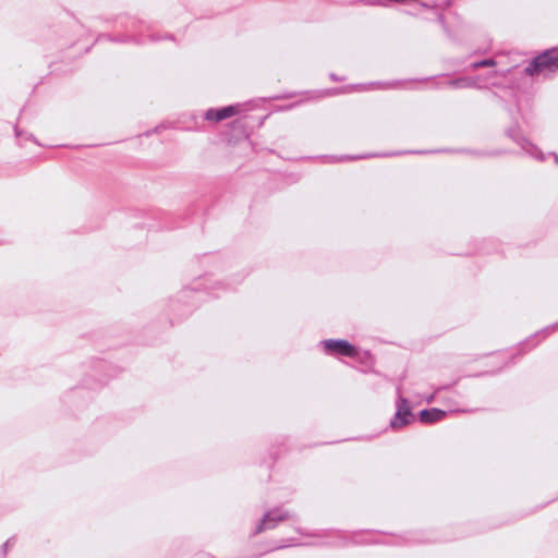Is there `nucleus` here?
<instances>
[{"mask_svg": "<svg viewBox=\"0 0 558 558\" xmlns=\"http://www.w3.org/2000/svg\"><path fill=\"white\" fill-rule=\"evenodd\" d=\"M555 161L558 162V156L554 154Z\"/></svg>", "mask_w": 558, "mask_h": 558, "instance_id": "11", "label": "nucleus"}, {"mask_svg": "<svg viewBox=\"0 0 558 558\" xmlns=\"http://www.w3.org/2000/svg\"><path fill=\"white\" fill-rule=\"evenodd\" d=\"M291 519H292V517L288 511L282 510V509H275V510L267 512L264 515L262 523H276V522H280V521H289Z\"/></svg>", "mask_w": 558, "mask_h": 558, "instance_id": "6", "label": "nucleus"}, {"mask_svg": "<svg viewBox=\"0 0 558 558\" xmlns=\"http://www.w3.org/2000/svg\"><path fill=\"white\" fill-rule=\"evenodd\" d=\"M324 349L327 353L339 354L343 356H355L357 350L355 347L350 344L347 340H325L323 342Z\"/></svg>", "mask_w": 558, "mask_h": 558, "instance_id": "3", "label": "nucleus"}, {"mask_svg": "<svg viewBox=\"0 0 558 558\" xmlns=\"http://www.w3.org/2000/svg\"><path fill=\"white\" fill-rule=\"evenodd\" d=\"M449 84H450V86L456 87V88H468V87L477 86L476 81L471 77H460L458 80L450 81Z\"/></svg>", "mask_w": 558, "mask_h": 558, "instance_id": "8", "label": "nucleus"}, {"mask_svg": "<svg viewBox=\"0 0 558 558\" xmlns=\"http://www.w3.org/2000/svg\"><path fill=\"white\" fill-rule=\"evenodd\" d=\"M557 69L558 48H553L534 58L525 69V72L530 75H536L544 72H555Z\"/></svg>", "mask_w": 558, "mask_h": 558, "instance_id": "1", "label": "nucleus"}, {"mask_svg": "<svg viewBox=\"0 0 558 558\" xmlns=\"http://www.w3.org/2000/svg\"><path fill=\"white\" fill-rule=\"evenodd\" d=\"M446 416V412L436 408L420 412V421L426 424L436 423Z\"/></svg>", "mask_w": 558, "mask_h": 558, "instance_id": "5", "label": "nucleus"}, {"mask_svg": "<svg viewBox=\"0 0 558 558\" xmlns=\"http://www.w3.org/2000/svg\"><path fill=\"white\" fill-rule=\"evenodd\" d=\"M414 420L409 401L399 395L397 400V411L390 421L392 429H399L409 425Z\"/></svg>", "mask_w": 558, "mask_h": 558, "instance_id": "2", "label": "nucleus"}, {"mask_svg": "<svg viewBox=\"0 0 558 558\" xmlns=\"http://www.w3.org/2000/svg\"><path fill=\"white\" fill-rule=\"evenodd\" d=\"M357 157H352V156H341L339 158H336L337 161H345V160H354L356 159Z\"/></svg>", "mask_w": 558, "mask_h": 558, "instance_id": "10", "label": "nucleus"}, {"mask_svg": "<svg viewBox=\"0 0 558 558\" xmlns=\"http://www.w3.org/2000/svg\"><path fill=\"white\" fill-rule=\"evenodd\" d=\"M518 142L520 143L522 149H524L527 154H530L531 156L535 157L538 160H544V155L533 144H531L526 140H518Z\"/></svg>", "mask_w": 558, "mask_h": 558, "instance_id": "7", "label": "nucleus"}, {"mask_svg": "<svg viewBox=\"0 0 558 558\" xmlns=\"http://www.w3.org/2000/svg\"><path fill=\"white\" fill-rule=\"evenodd\" d=\"M239 106H228L220 109H209L205 113V119L208 121L219 122L232 116H235L236 113H239Z\"/></svg>", "mask_w": 558, "mask_h": 558, "instance_id": "4", "label": "nucleus"}, {"mask_svg": "<svg viewBox=\"0 0 558 558\" xmlns=\"http://www.w3.org/2000/svg\"><path fill=\"white\" fill-rule=\"evenodd\" d=\"M496 62L494 59H485V60H482L480 62H474L472 63L470 66L472 70H477L480 68H483V66H495Z\"/></svg>", "mask_w": 558, "mask_h": 558, "instance_id": "9", "label": "nucleus"}]
</instances>
